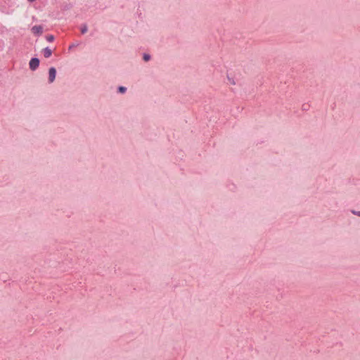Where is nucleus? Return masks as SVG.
<instances>
[{
  "label": "nucleus",
  "mask_w": 360,
  "mask_h": 360,
  "mask_svg": "<svg viewBox=\"0 0 360 360\" xmlns=\"http://www.w3.org/2000/svg\"><path fill=\"white\" fill-rule=\"evenodd\" d=\"M40 60L37 57H32L29 62V68L32 71L36 70L39 66Z\"/></svg>",
  "instance_id": "1"
},
{
  "label": "nucleus",
  "mask_w": 360,
  "mask_h": 360,
  "mask_svg": "<svg viewBox=\"0 0 360 360\" xmlns=\"http://www.w3.org/2000/svg\"><path fill=\"white\" fill-rule=\"evenodd\" d=\"M56 69L54 67H51L49 69V83H53L56 76Z\"/></svg>",
  "instance_id": "2"
},
{
  "label": "nucleus",
  "mask_w": 360,
  "mask_h": 360,
  "mask_svg": "<svg viewBox=\"0 0 360 360\" xmlns=\"http://www.w3.org/2000/svg\"><path fill=\"white\" fill-rule=\"evenodd\" d=\"M31 30L34 35L40 36L43 33V27L41 25H34Z\"/></svg>",
  "instance_id": "3"
},
{
  "label": "nucleus",
  "mask_w": 360,
  "mask_h": 360,
  "mask_svg": "<svg viewBox=\"0 0 360 360\" xmlns=\"http://www.w3.org/2000/svg\"><path fill=\"white\" fill-rule=\"evenodd\" d=\"M42 53L44 54V56L46 58L51 57V56L52 55V50L49 48V47H46L44 49H43L42 50Z\"/></svg>",
  "instance_id": "4"
},
{
  "label": "nucleus",
  "mask_w": 360,
  "mask_h": 360,
  "mask_svg": "<svg viewBox=\"0 0 360 360\" xmlns=\"http://www.w3.org/2000/svg\"><path fill=\"white\" fill-rule=\"evenodd\" d=\"M80 31H81V33L82 34L86 33V32L88 31V27H87V25L86 23H84L81 25L80 27Z\"/></svg>",
  "instance_id": "5"
},
{
  "label": "nucleus",
  "mask_w": 360,
  "mask_h": 360,
  "mask_svg": "<svg viewBox=\"0 0 360 360\" xmlns=\"http://www.w3.org/2000/svg\"><path fill=\"white\" fill-rule=\"evenodd\" d=\"M151 56L149 53H144L143 54V60L146 62H148L150 60Z\"/></svg>",
  "instance_id": "6"
},
{
  "label": "nucleus",
  "mask_w": 360,
  "mask_h": 360,
  "mask_svg": "<svg viewBox=\"0 0 360 360\" xmlns=\"http://www.w3.org/2000/svg\"><path fill=\"white\" fill-rule=\"evenodd\" d=\"M127 91V88L123 86H120L117 88V92L120 94H124Z\"/></svg>",
  "instance_id": "7"
},
{
  "label": "nucleus",
  "mask_w": 360,
  "mask_h": 360,
  "mask_svg": "<svg viewBox=\"0 0 360 360\" xmlns=\"http://www.w3.org/2000/svg\"><path fill=\"white\" fill-rule=\"evenodd\" d=\"M46 39L49 41V42H52L54 41L55 39V37L52 34H49V35H47L46 36Z\"/></svg>",
  "instance_id": "8"
},
{
  "label": "nucleus",
  "mask_w": 360,
  "mask_h": 360,
  "mask_svg": "<svg viewBox=\"0 0 360 360\" xmlns=\"http://www.w3.org/2000/svg\"><path fill=\"white\" fill-rule=\"evenodd\" d=\"M227 79L231 84H232V85L236 84L234 79L232 77H230L229 75H227Z\"/></svg>",
  "instance_id": "9"
},
{
  "label": "nucleus",
  "mask_w": 360,
  "mask_h": 360,
  "mask_svg": "<svg viewBox=\"0 0 360 360\" xmlns=\"http://www.w3.org/2000/svg\"><path fill=\"white\" fill-rule=\"evenodd\" d=\"M302 110L307 111L309 109V105L308 103H304L302 105Z\"/></svg>",
  "instance_id": "10"
},
{
  "label": "nucleus",
  "mask_w": 360,
  "mask_h": 360,
  "mask_svg": "<svg viewBox=\"0 0 360 360\" xmlns=\"http://www.w3.org/2000/svg\"><path fill=\"white\" fill-rule=\"evenodd\" d=\"M79 45V43L72 44H71V45L69 46V50H71V49H72L73 48L78 46Z\"/></svg>",
  "instance_id": "11"
},
{
  "label": "nucleus",
  "mask_w": 360,
  "mask_h": 360,
  "mask_svg": "<svg viewBox=\"0 0 360 360\" xmlns=\"http://www.w3.org/2000/svg\"><path fill=\"white\" fill-rule=\"evenodd\" d=\"M352 212L354 214H355V215H356V216L360 217V211H354V210H353V211H352Z\"/></svg>",
  "instance_id": "12"
},
{
  "label": "nucleus",
  "mask_w": 360,
  "mask_h": 360,
  "mask_svg": "<svg viewBox=\"0 0 360 360\" xmlns=\"http://www.w3.org/2000/svg\"><path fill=\"white\" fill-rule=\"evenodd\" d=\"M27 1H28L29 2H30V3H32V2L35 1L36 0H27Z\"/></svg>",
  "instance_id": "13"
}]
</instances>
